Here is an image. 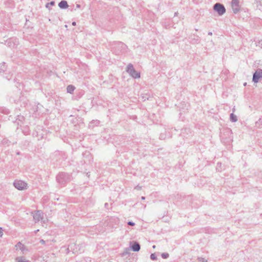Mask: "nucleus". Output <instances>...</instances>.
Masks as SVG:
<instances>
[{
	"mask_svg": "<svg viewBox=\"0 0 262 262\" xmlns=\"http://www.w3.org/2000/svg\"><path fill=\"white\" fill-rule=\"evenodd\" d=\"M225 142H230V141H226Z\"/></svg>",
	"mask_w": 262,
	"mask_h": 262,
	"instance_id": "55",
	"label": "nucleus"
},
{
	"mask_svg": "<svg viewBox=\"0 0 262 262\" xmlns=\"http://www.w3.org/2000/svg\"><path fill=\"white\" fill-rule=\"evenodd\" d=\"M72 24L73 26H76V23L75 21H73Z\"/></svg>",
	"mask_w": 262,
	"mask_h": 262,
	"instance_id": "49",
	"label": "nucleus"
},
{
	"mask_svg": "<svg viewBox=\"0 0 262 262\" xmlns=\"http://www.w3.org/2000/svg\"><path fill=\"white\" fill-rule=\"evenodd\" d=\"M190 42L192 44H198L200 42L201 39L198 35H193V37L190 38Z\"/></svg>",
	"mask_w": 262,
	"mask_h": 262,
	"instance_id": "13",
	"label": "nucleus"
},
{
	"mask_svg": "<svg viewBox=\"0 0 262 262\" xmlns=\"http://www.w3.org/2000/svg\"><path fill=\"white\" fill-rule=\"evenodd\" d=\"M24 120V117L23 116H21V115H18L17 118L16 119V121L17 122V123L18 125L23 123Z\"/></svg>",
	"mask_w": 262,
	"mask_h": 262,
	"instance_id": "25",
	"label": "nucleus"
},
{
	"mask_svg": "<svg viewBox=\"0 0 262 262\" xmlns=\"http://www.w3.org/2000/svg\"><path fill=\"white\" fill-rule=\"evenodd\" d=\"M262 79V70L258 69L253 73L252 77V81L256 83L259 80Z\"/></svg>",
	"mask_w": 262,
	"mask_h": 262,
	"instance_id": "8",
	"label": "nucleus"
},
{
	"mask_svg": "<svg viewBox=\"0 0 262 262\" xmlns=\"http://www.w3.org/2000/svg\"><path fill=\"white\" fill-rule=\"evenodd\" d=\"M127 225L131 226H134L135 225V223L132 221H129L127 222Z\"/></svg>",
	"mask_w": 262,
	"mask_h": 262,
	"instance_id": "42",
	"label": "nucleus"
},
{
	"mask_svg": "<svg viewBox=\"0 0 262 262\" xmlns=\"http://www.w3.org/2000/svg\"><path fill=\"white\" fill-rule=\"evenodd\" d=\"M256 46L257 47H259L261 48H262V40H259L257 43H256Z\"/></svg>",
	"mask_w": 262,
	"mask_h": 262,
	"instance_id": "40",
	"label": "nucleus"
},
{
	"mask_svg": "<svg viewBox=\"0 0 262 262\" xmlns=\"http://www.w3.org/2000/svg\"><path fill=\"white\" fill-rule=\"evenodd\" d=\"M104 206L106 209H108V204L107 203H105Z\"/></svg>",
	"mask_w": 262,
	"mask_h": 262,
	"instance_id": "44",
	"label": "nucleus"
},
{
	"mask_svg": "<svg viewBox=\"0 0 262 262\" xmlns=\"http://www.w3.org/2000/svg\"><path fill=\"white\" fill-rule=\"evenodd\" d=\"M0 113L8 115L10 113V111L9 109L6 107H0Z\"/></svg>",
	"mask_w": 262,
	"mask_h": 262,
	"instance_id": "26",
	"label": "nucleus"
},
{
	"mask_svg": "<svg viewBox=\"0 0 262 262\" xmlns=\"http://www.w3.org/2000/svg\"><path fill=\"white\" fill-rule=\"evenodd\" d=\"M37 138L38 140H40L44 138V135L41 133V131H39Z\"/></svg>",
	"mask_w": 262,
	"mask_h": 262,
	"instance_id": "36",
	"label": "nucleus"
},
{
	"mask_svg": "<svg viewBox=\"0 0 262 262\" xmlns=\"http://www.w3.org/2000/svg\"><path fill=\"white\" fill-rule=\"evenodd\" d=\"M129 247L134 252H138L141 248L140 244L136 241H132L129 243Z\"/></svg>",
	"mask_w": 262,
	"mask_h": 262,
	"instance_id": "10",
	"label": "nucleus"
},
{
	"mask_svg": "<svg viewBox=\"0 0 262 262\" xmlns=\"http://www.w3.org/2000/svg\"><path fill=\"white\" fill-rule=\"evenodd\" d=\"M246 84H247V83H246V82H245V83L244 84V85L245 86V85H246Z\"/></svg>",
	"mask_w": 262,
	"mask_h": 262,
	"instance_id": "54",
	"label": "nucleus"
},
{
	"mask_svg": "<svg viewBox=\"0 0 262 262\" xmlns=\"http://www.w3.org/2000/svg\"><path fill=\"white\" fill-rule=\"evenodd\" d=\"M16 155H20V151H17V152H16Z\"/></svg>",
	"mask_w": 262,
	"mask_h": 262,
	"instance_id": "50",
	"label": "nucleus"
},
{
	"mask_svg": "<svg viewBox=\"0 0 262 262\" xmlns=\"http://www.w3.org/2000/svg\"><path fill=\"white\" fill-rule=\"evenodd\" d=\"M15 247L16 249L21 250L23 252L26 250V247L24 245L22 244L20 242H19L16 245Z\"/></svg>",
	"mask_w": 262,
	"mask_h": 262,
	"instance_id": "18",
	"label": "nucleus"
},
{
	"mask_svg": "<svg viewBox=\"0 0 262 262\" xmlns=\"http://www.w3.org/2000/svg\"><path fill=\"white\" fill-rule=\"evenodd\" d=\"M70 117L72 118L70 121L74 124V125L76 127H77V126H78L79 127L84 126L82 119L81 118L78 117H75L72 115L70 116Z\"/></svg>",
	"mask_w": 262,
	"mask_h": 262,
	"instance_id": "6",
	"label": "nucleus"
},
{
	"mask_svg": "<svg viewBox=\"0 0 262 262\" xmlns=\"http://www.w3.org/2000/svg\"><path fill=\"white\" fill-rule=\"evenodd\" d=\"M231 6H239V1L238 0H232L231 2Z\"/></svg>",
	"mask_w": 262,
	"mask_h": 262,
	"instance_id": "30",
	"label": "nucleus"
},
{
	"mask_svg": "<svg viewBox=\"0 0 262 262\" xmlns=\"http://www.w3.org/2000/svg\"><path fill=\"white\" fill-rule=\"evenodd\" d=\"M230 120L232 122H235L237 121V117L233 113H231L230 115Z\"/></svg>",
	"mask_w": 262,
	"mask_h": 262,
	"instance_id": "27",
	"label": "nucleus"
},
{
	"mask_svg": "<svg viewBox=\"0 0 262 262\" xmlns=\"http://www.w3.org/2000/svg\"><path fill=\"white\" fill-rule=\"evenodd\" d=\"M185 133H187V134L189 133L191 134L190 129L189 128H184L182 130L181 136L183 137H185Z\"/></svg>",
	"mask_w": 262,
	"mask_h": 262,
	"instance_id": "29",
	"label": "nucleus"
},
{
	"mask_svg": "<svg viewBox=\"0 0 262 262\" xmlns=\"http://www.w3.org/2000/svg\"><path fill=\"white\" fill-rule=\"evenodd\" d=\"M3 235V229L2 227H0V237H2Z\"/></svg>",
	"mask_w": 262,
	"mask_h": 262,
	"instance_id": "43",
	"label": "nucleus"
},
{
	"mask_svg": "<svg viewBox=\"0 0 262 262\" xmlns=\"http://www.w3.org/2000/svg\"><path fill=\"white\" fill-rule=\"evenodd\" d=\"M135 68L133 66V65L132 63H129L126 69V72L129 74L132 72H134V71L135 70Z\"/></svg>",
	"mask_w": 262,
	"mask_h": 262,
	"instance_id": "22",
	"label": "nucleus"
},
{
	"mask_svg": "<svg viewBox=\"0 0 262 262\" xmlns=\"http://www.w3.org/2000/svg\"><path fill=\"white\" fill-rule=\"evenodd\" d=\"M255 125L257 128H262V117L260 118L259 120L256 122Z\"/></svg>",
	"mask_w": 262,
	"mask_h": 262,
	"instance_id": "28",
	"label": "nucleus"
},
{
	"mask_svg": "<svg viewBox=\"0 0 262 262\" xmlns=\"http://www.w3.org/2000/svg\"><path fill=\"white\" fill-rule=\"evenodd\" d=\"M38 105L34 104V105H33L32 106H31V107H30L28 109L30 110L32 112V114L35 115V117H36V116H37L36 113H37V111H38Z\"/></svg>",
	"mask_w": 262,
	"mask_h": 262,
	"instance_id": "17",
	"label": "nucleus"
},
{
	"mask_svg": "<svg viewBox=\"0 0 262 262\" xmlns=\"http://www.w3.org/2000/svg\"><path fill=\"white\" fill-rule=\"evenodd\" d=\"M129 75L135 79L139 78L140 77V73L135 70L134 71V72H132Z\"/></svg>",
	"mask_w": 262,
	"mask_h": 262,
	"instance_id": "19",
	"label": "nucleus"
},
{
	"mask_svg": "<svg viewBox=\"0 0 262 262\" xmlns=\"http://www.w3.org/2000/svg\"><path fill=\"white\" fill-rule=\"evenodd\" d=\"M39 132H38L37 130H34L33 133H32V136L33 137H38V135L39 134Z\"/></svg>",
	"mask_w": 262,
	"mask_h": 262,
	"instance_id": "37",
	"label": "nucleus"
},
{
	"mask_svg": "<svg viewBox=\"0 0 262 262\" xmlns=\"http://www.w3.org/2000/svg\"><path fill=\"white\" fill-rule=\"evenodd\" d=\"M33 219L35 223L38 222L43 219V212L40 210H37L34 212H32Z\"/></svg>",
	"mask_w": 262,
	"mask_h": 262,
	"instance_id": "7",
	"label": "nucleus"
},
{
	"mask_svg": "<svg viewBox=\"0 0 262 262\" xmlns=\"http://www.w3.org/2000/svg\"><path fill=\"white\" fill-rule=\"evenodd\" d=\"M233 13L237 14L239 11V6L232 7Z\"/></svg>",
	"mask_w": 262,
	"mask_h": 262,
	"instance_id": "32",
	"label": "nucleus"
},
{
	"mask_svg": "<svg viewBox=\"0 0 262 262\" xmlns=\"http://www.w3.org/2000/svg\"><path fill=\"white\" fill-rule=\"evenodd\" d=\"M213 9L219 16L224 15L226 11L224 5L220 3H215L213 6Z\"/></svg>",
	"mask_w": 262,
	"mask_h": 262,
	"instance_id": "4",
	"label": "nucleus"
},
{
	"mask_svg": "<svg viewBox=\"0 0 262 262\" xmlns=\"http://www.w3.org/2000/svg\"><path fill=\"white\" fill-rule=\"evenodd\" d=\"M141 199H142V200H145V196H142V197H141Z\"/></svg>",
	"mask_w": 262,
	"mask_h": 262,
	"instance_id": "52",
	"label": "nucleus"
},
{
	"mask_svg": "<svg viewBox=\"0 0 262 262\" xmlns=\"http://www.w3.org/2000/svg\"><path fill=\"white\" fill-rule=\"evenodd\" d=\"M58 7L61 9H66L68 8V2L65 0H62L58 3Z\"/></svg>",
	"mask_w": 262,
	"mask_h": 262,
	"instance_id": "14",
	"label": "nucleus"
},
{
	"mask_svg": "<svg viewBox=\"0 0 262 262\" xmlns=\"http://www.w3.org/2000/svg\"><path fill=\"white\" fill-rule=\"evenodd\" d=\"M82 155L83 157L85 158V160H84V163H91L92 160V157L90 152L88 151H85L83 153Z\"/></svg>",
	"mask_w": 262,
	"mask_h": 262,
	"instance_id": "11",
	"label": "nucleus"
},
{
	"mask_svg": "<svg viewBox=\"0 0 262 262\" xmlns=\"http://www.w3.org/2000/svg\"><path fill=\"white\" fill-rule=\"evenodd\" d=\"M16 262H30L29 260H26L24 256H18L15 258Z\"/></svg>",
	"mask_w": 262,
	"mask_h": 262,
	"instance_id": "21",
	"label": "nucleus"
},
{
	"mask_svg": "<svg viewBox=\"0 0 262 262\" xmlns=\"http://www.w3.org/2000/svg\"><path fill=\"white\" fill-rule=\"evenodd\" d=\"M198 259L199 262H207V260L203 257H198Z\"/></svg>",
	"mask_w": 262,
	"mask_h": 262,
	"instance_id": "38",
	"label": "nucleus"
},
{
	"mask_svg": "<svg viewBox=\"0 0 262 262\" xmlns=\"http://www.w3.org/2000/svg\"><path fill=\"white\" fill-rule=\"evenodd\" d=\"M141 187L139 185L136 186V187H135V189H137L138 190H140V189H141Z\"/></svg>",
	"mask_w": 262,
	"mask_h": 262,
	"instance_id": "46",
	"label": "nucleus"
},
{
	"mask_svg": "<svg viewBox=\"0 0 262 262\" xmlns=\"http://www.w3.org/2000/svg\"><path fill=\"white\" fill-rule=\"evenodd\" d=\"M169 255L168 253H163L161 254V257L163 259H166L168 258Z\"/></svg>",
	"mask_w": 262,
	"mask_h": 262,
	"instance_id": "35",
	"label": "nucleus"
},
{
	"mask_svg": "<svg viewBox=\"0 0 262 262\" xmlns=\"http://www.w3.org/2000/svg\"><path fill=\"white\" fill-rule=\"evenodd\" d=\"M3 142V143L4 144H6V145H7L8 146L9 145L8 142L10 143V142L9 141V140L8 139H4L3 140V142Z\"/></svg>",
	"mask_w": 262,
	"mask_h": 262,
	"instance_id": "39",
	"label": "nucleus"
},
{
	"mask_svg": "<svg viewBox=\"0 0 262 262\" xmlns=\"http://www.w3.org/2000/svg\"><path fill=\"white\" fill-rule=\"evenodd\" d=\"M177 14H178V12H175L174 16H176L177 15Z\"/></svg>",
	"mask_w": 262,
	"mask_h": 262,
	"instance_id": "53",
	"label": "nucleus"
},
{
	"mask_svg": "<svg viewBox=\"0 0 262 262\" xmlns=\"http://www.w3.org/2000/svg\"><path fill=\"white\" fill-rule=\"evenodd\" d=\"M81 7V5H79V4H77L76 5V8H80Z\"/></svg>",
	"mask_w": 262,
	"mask_h": 262,
	"instance_id": "48",
	"label": "nucleus"
},
{
	"mask_svg": "<svg viewBox=\"0 0 262 262\" xmlns=\"http://www.w3.org/2000/svg\"><path fill=\"white\" fill-rule=\"evenodd\" d=\"M55 3L54 1H51L49 3H48L46 5V7L49 9H50L52 6H53L55 5Z\"/></svg>",
	"mask_w": 262,
	"mask_h": 262,
	"instance_id": "31",
	"label": "nucleus"
},
{
	"mask_svg": "<svg viewBox=\"0 0 262 262\" xmlns=\"http://www.w3.org/2000/svg\"><path fill=\"white\" fill-rule=\"evenodd\" d=\"M40 243L42 244H44L45 243V241L43 239H41L40 240Z\"/></svg>",
	"mask_w": 262,
	"mask_h": 262,
	"instance_id": "47",
	"label": "nucleus"
},
{
	"mask_svg": "<svg viewBox=\"0 0 262 262\" xmlns=\"http://www.w3.org/2000/svg\"><path fill=\"white\" fill-rule=\"evenodd\" d=\"M75 89V88L74 85H69L67 87V92L68 93L72 94L74 92Z\"/></svg>",
	"mask_w": 262,
	"mask_h": 262,
	"instance_id": "23",
	"label": "nucleus"
},
{
	"mask_svg": "<svg viewBox=\"0 0 262 262\" xmlns=\"http://www.w3.org/2000/svg\"><path fill=\"white\" fill-rule=\"evenodd\" d=\"M130 254V252L128 251V249H125V250L122 253H121V256H124L126 255H129Z\"/></svg>",
	"mask_w": 262,
	"mask_h": 262,
	"instance_id": "33",
	"label": "nucleus"
},
{
	"mask_svg": "<svg viewBox=\"0 0 262 262\" xmlns=\"http://www.w3.org/2000/svg\"><path fill=\"white\" fill-rule=\"evenodd\" d=\"M72 179V174L66 172H60L56 177L57 183L61 187L65 186Z\"/></svg>",
	"mask_w": 262,
	"mask_h": 262,
	"instance_id": "1",
	"label": "nucleus"
},
{
	"mask_svg": "<svg viewBox=\"0 0 262 262\" xmlns=\"http://www.w3.org/2000/svg\"><path fill=\"white\" fill-rule=\"evenodd\" d=\"M111 49L116 55H119L126 51L127 46L121 41H114L111 43Z\"/></svg>",
	"mask_w": 262,
	"mask_h": 262,
	"instance_id": "3",
	"label": "nucleus"
},
{
	"mask_svg": "<svg viewBox=\"0 0 262 262\" xmlns=\"http://www.w3.org/2000/svg\"><path fill=\"white\" fill-rule=\"evenodd\" d=\"M159 138L160 139H162V140H164L166 138V135H164V134H162L161 133L160 135V137H159Z\"/></svg>",
	"mask_w": 262,
	"mask_h": 262,
	"instance_id": "41",
	"label": "nucleus"
},
{
	"mask_svg": "<svg viewBox=\"0 0 262 262\" xmlns=\"http://www.w3.org/2000/svg\"><path fill=\"white\" fill-rule=\"evenodd\" d=\"M255 3L256 5L257 8L262 11V0H255Z\"/></svg>",
	"mask_w": 262,
	"mask_h": 262,
	"instance_id": "24",
	"label": "nucleus"
},
{
	"mask_svg": "<svg viewBox=\"0 0 262 262\" xmlns=\"http://www.w3.org/2000/svg\"><path fill=\"white\" fill-rule=\"evenodd\" d=\"M72 246L73 245H69V247L68 248L67 250L68 251V252H69V250H70V248H71V249H72Z\"/></svg>",
	"mask_w": 262,
	"mask_h": 262,
	"instance_id": "45",
	"label": "nucleus"
},
{
	"mask_svg": "<svg viewBox=\"0 0 262 262\" xmlns=\"http://www.w3.org/2000/svg\"><path fill=\"white\" fill-rule=\"evenodd\" d=\"M152 98V95L149 93L142 94L141 95V98H142V101H145L147 100H149Z\"/></svg>",
	"mask_w": 262,
	"mask_h": 262,
	"instance_id": "15",
	"label": "nucleus"
},
{
	"mask_svg": "<svg viewBox=\"0 0 262 262\" xmlns=\"http://www.w3.org/2000/svg\"><path fill=\"white\" fill-rule=\"evenodd\" d=\"M13 185L19 190H23L27 188V184L21 180H15L13 182Z\"/></svg>",
	"mask_w": 262,
	"mask_h": 262,
	"instance_id": "5",
	"label": "nucleus"
},
{
	"mask_svg": "<svg viewBox=\"0 0 262 262\" xmlns=\"http://www.w3.org/2000/svg\"><path fill=\"white\" fill-rule=\"evenodd\" d=\"M50 158L56 165H60L67 159V155L64 151L56 150L51 155Z\"/></svg>",
	"mask_w": 262,
	"mask_h": 262,
	"instance_id": "2",
	"label": "nucleus"
},
{
	"mask_svg": "<svg viewBox=\"0 0 262 262\" xmlns=\"http://www.w3.org/2000/svg\"><path fill=\"white\" fill-rule=\"evenodd\" d=\"M16 38H10L5 41V45L9 47H14L15 45Z\"/></svg>",
	"mask_w": 262,
	"mask_h": 262,
	"instance_id": "12",
	"label": "nucleus"
},
{
	"mask_svg": "<svg viewBox=\"0 0 262 262\" xmlns=\"http://www.w3.org/2000/svg\"><path fill=\"white\" fill-rule=\"evenodd\" d=\"M150 259L152 260H156L157 259V256L156 253H151L150 256Z\"/></svg>",
	"mask_w": 262,
	"mask_h": 262,
	"instance_id": "34",
	"label": "nucleus"
},
{
	"mask_svg": "<svg viewBox=\"0 0 262 262\" xmlns=\"http://www.w3.org/2000/svg\"><path fill=\"white\" fill-rule=\"evenodd\" d=\"M208 34L209 35H212V33L211 32H209L208 33Z\"/></svg>",
	"mask_w": 262,
	"mask_h": 262,
	"instance_id": "51",
	"label": "nucleus"
},
{
	"mask_svg": "<svg viewBox=\"0 0 262 262\" xmlns=\"http://www.w3.org/2000/svg\"><path fill=\"white\" fill-rule=\"evenodd\" d=\"M15 102L16 103H19L21 106L27 107V108L31 107V105L29 103V100L24 97H20L17 101L15 100Z\"/></svg>",
	"mask_w": 262,
	"mask_h": 262,
	"instance_id": "9",
	"label": "nucleus"
},
{
	"mask_svg": "<svg viewBox=\"0 0 262 262\" xmlns=\"http://www.w3.org/2000/svg\"><path fill=\"white\" fill-rule=\"evenodd\" d=\"M7 70L6 63L3 62L0 64V73H4Z\"/></svg>",
	"mask_w": 262,
	"mask_h": 262,
	"instance_id": "20",
	"label": "nucleus"
},
{
	"mask_svg": "<svg viewBox=\"0 0 262 262\" xmlns=\"http://www.w3.org/2000/svg\"><path fill=\"white\" fill-rule=\"evenodd\" d=\"M100 121L98 120H93L91 121L89 124V128H93L95 126L99 125Z\"/></svg>",
	"mask_w": 262,
	"mask_h": 262,
	"instance_id": "16",
	"label": "nucleus"
}]
</instances>
